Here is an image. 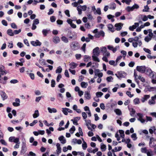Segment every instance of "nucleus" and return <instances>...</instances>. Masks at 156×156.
I'll return each mask as SVG.
<instances>
[{"mask_svg":"<svg viewBox=\"0 0 156 156\" xmlns=\"http://www.w3.org/2000/svg\"><path fill=\"white\" fill-rule=\"evenodd\" d=\"M101 51L103 54L107 52V49L105 47H101L100 48Z\"/></svg>","mask_w":156,"mask_h":156,"instance_id":"nucleus-45","label":"nucleus"},{"mask_svg":"<svg viewBox=\"0 0 156 156\" xmlns=\"http://www.w3.org/2000/svg\"><path fill=\"white\" fill-rule=\"evenodd\" d=\"M91 57L87 55H85L84 56V61L85 62H87L89 60H91Z\"/></svg>","mask_w":156,"mask_h":156,"instance_id":"nucleus-30","label":"nucleus"},{"mask_svg":"<svg viewBox=\"0 0 156 156\" xmlns=\"http://www.w3.org/2000/svg\"><path fill=\"white\" fill-rule=\"evenodd\" d=\"M61 39L64 43H67L69 42L68 39L65 36H62L61 37Z\"/></svg>","mask_w":156,"mask_h":156,"instance_id":"nucleus-21","label":"nucleus"},{"mask_svg":"<svg viewBox=\"0 0 156 156\" xmlns=\"http://www.w3.org/2000/svg\"><path fill=\"white\" fill-rule=\"evenodd\" d=\"M62 71V69L61 66H59L57 68L56 70L55 71L56 73H61Z\"/></svg>","mask_w":156,"mask_h":156,"instance_id":"nucleus-39","label":"nucleus"},{"mask_svg":"<svg viewBox=\"0 0 156 156\" xmlns=\"http://www.w3.org/2000/svg\"><path fill=\"white\" fill-rule=\"evenodd\" d=\"M31 44L34 46H40L41 44V43L38 40H37L35 41H31Z\"/></svg>","mask_w":156,"mask_h":156,"instance_id":"nucleus-10","label":"nucleus"},{"mask_svg":"<svg viewBox=\"0 0 156 156\" xmlns=\"http://www.w3.org/2000/svg\"><path fill=\"white\" fill-rule=\"evenodd\" d=\"M101 148L102 151H105L106 149V146L103 143L101 144Z\"/></svg>","mask_w":156,"mask_h":156,"instance_id":"nucleus-33","label":"nucleus"},{"mask_svg":"<svg viewBox=\"0 0 156 156\" xmlns=\"http://www.w3.org/2000/svg\"><path fill=\"white\" fill-rule=\"evenodd\" d=\"M137 115L139 117V118L138 119V120L140 119H141L143 118L144 117V115L143 114L140 113H137Z\"/></svg>","mask_w":156,"mask_h":156,"instance_id":"nucleus-52","label":"nucleus"},{"mask_svg":"<svg viewBox=\"0 0 156 156\" xmlns=\"http://www.w3.org/2000/svg\"><path fill=\"white\" fill-rule=\"evenodd\" d=\"M13 142L18 144H20V142L19 141V138H16L15 137Z\"/></svg>","mask_w":156,"mask_h":156,"instance_id":"nucleus-58","label":"nucleus"},{"mask_svg":"<svg viewBox=\"0 0 156 156\" xmlns=\"http://www.w3.org/2000/svg\"><path fill=\"white\" fill-rule=\"evenodd\" d=\"M108 27L109 30L112 32H114L115 30V29L113 27V26L111 24H109L108 25Z\"/></svg>","mask_w":156,"mask_h":156,"instance_id":"nucleus-28","label":"nucleus"},{"mask_svg":"<svg viewBox=\"0 0 156 156\" xmlns=\"http://www.w3.org/2000/svg\"><path fill=\"white\" fill-rule=\"evenodd\" d=\"M122 24L121 23H119L115 24V27H116V30H119L122 29Z\"/></svg>","mask_w":156,"mask_h":156,"instance_id":"nucleus-17","label":"nucleus"},{"mask_svg":"<svg viewBox=\"0 0 156 156\" xmlns=\"http://www.w3.org/2000/svg\"><path fill=\"white\" fill-rule=\"evenodd\" d=\"M57 150L56 151L57 154H59L61 152V148L60 147V144L58 143L56 144Z\"/></svg>","mask_w":156,"mask_h":156,"instance_id":"nucleus-16","label":"nucleus"},{"mask_svg":"<svg viewBox=\"0 0 156 156\" xmlns=\"http://www.w3.org/2000/svg\"><path fill=\"white\" fill-rule=\"evenodd\" d=\"M149 8L147 5L144 6V8L143 10V11L144 12H147L148 11Z\"/></svg>","mask_w":156,"mask_h":156,"instance_id":"nucleus-60","label":"nucleus"},{"mask_svg":"<svg viewBox=\"0 0 156 156\" xmlns=\"http://www.w3.org/2000/svg\"><path fill=\"white\" fill-rule=\"evenodd\" d=\"M82 115L83 119H84V120L86 119L87 117V114L85 112H83L82 113Z\"/></svg>","mask_w":156,"mask_h":156,"instance_id":"nucleus-56","label":"nucleus"},{"mask_svg":"<svg viewBox=\"0 0 156 156\" xmlns=\"http://www.w3.org/2000/svg\"><path fill=\"white\" fill-rule=\"evenodd\" d=\"M7 34L10 36H13L14 35L13 32L12 30L10 29H8L7 31Z\"/></svg>","mask_w":156,"mask_h":156,"instance_id":"nucleus-34","label":"nucleus"},{"mask_svg":"<svg viewBox=\"0 0 156 156\" xmlns=\"http://www.w3.org/2000/svg\"><path fill=\"white\" fill-rule=\"evenodd\" d=\"M145 72H146L147 74L149 76L152 78H153L154 76V73L152 71L150 68L147 67V68Z\"/></svg>","mask_w":156,"mask_h":156,"instance_id":"nucleus-8","label":"nucleus"},{"mask_svg":"<svg viewBox=\"0 0 156 156\" xmlns=\"http://www.w3.org/2000/svg\"><path fill=\"white\" fill-rule=\"evenodd\" d=\"M48 110L50 113H52V112L56 113L57 112V110L54 108H51L50 107H48Z\"/></svg>","mask_w":156,"mask_h":156,"instance_id":"nucleus-27","label":"nucleus"},{"mask_svg":"<svg viewBox=\"0 0 156 156\" xmlns=\"http://www.w3.org/2000/svg\"><path fill=\"white\" fill-rule=\"evenodd\" d=\"M150 97V95H145L142 98L141 101L143 103H144L149 99Z\"/></svg>","mask_w":156,"mask_h":156,"instance_id":"nucleus-19","label":"nucleus"},{"mask_svg":"<svg viewBox=\"0 0 156 156\" xmlns=\"http://www.w3.org/2000/svg\"><path fill=\"white\" fill-rule=\"evenodd\" d=\"M114 112L118 115H120L122 114L121 111L119 109H115Z\"/></svg>","mask_w":156,"mask_h":156,"instance_id":"nucleus-32","label":"nucleus"},{"mask_svg":"<svg viewBox=\"0 0 156 156\" xmlns=\"http://www.w3.org/2000/svg\"><path fill=\"white\" fill-rule=\"evenodd\" d=\"M94 13L95 14L97 13L98 15H101V12L100 9V8H97L95 11L94 12Z\"/></svg>","mask_w":156,"mask_h":156,"instance_id":"nucleus-44","label":"nucleus"},{"mask_svg":"<svg viewBox=\"0 0 156 156\" xmlns=\"http://www.w3.org/2000/svg\"><path fill=\"white\" fill-rule=\"evenodd\" d=\"M84 97L87 99H90L91 98V96L90 92L86 91L85 92Z\"/></svg>","mask_w":156,"mask_h":156,"instance_id":"nucleus-20","label":"nucleus"},{"mask_svg":"<svg viewBox=\"0 0 156 156\" xmlns=\"http://www.w3.org/2000/svg\"><path fill=\"white\" fill-rule=\"evenodd\" d=\"M96 94L97 97L100 98L103 95V93L101 92H98L96 93Z\"/></svg>","mask_w":156,"mask_h":156,"instance_id":"nucleus-47","label":"nucleus"},{"mask_svg":"<svg viewBox=\"0 0 156 156\" xmlns=\"http://www.w3.org/2000/svg\"><path fill=\"white\" fill-rule=\"evenodd\" d=\"M147 68V67H146L145 66H137L136 69L140 73H144L145 72Z\"/></svg>","mask_w":156,"mask_h":156,"instance_id":"nucleus-3","label":"nucleus"},{"mask_svg":"<svg viewBox=\"0 0 156 156\" xmlns=\"http://www.w3.org/2000/svg\"><path fill=\"white\" fill-rule=\"evenodd\" d=\"M134 76L135 78V81L136 82H139V81L138 80V77H139V75H138L136 72H134Z\"/></svg>","mask_w":156,"mask_h":156,"instance_id":"nucleus-43","label":"nucleus"},{"mask_svg":"<svg viewBox=\"0 0 156 156\" xmlns=\"http://www.w3.org/2000/svg\"><path fill=\"white\" fill-rule=\"evenodd\" d=\"M82 147L83 150H85L87 147V144L85 141H83L82 144Z\"/></svg>","mask_w":156,"mask_h":156,"instance_id":"nucleus-49","label":"nucleus"},{"mask_svg":"<svg viewBox=\"0 0 156 156\" xmlns=\"http://www.w3.org/2000/svg\"><path fill=\"white\" fill-rule=\"evenodd\" d=\"M0 73L2 75L5 74L7 73V72L5 70V67L3 66H0Z\"/></svg>","mask_w":156,"mask_h":156,"instance_id":"nucleus-13","label":"nucleus"},{"mask_svg":"<svg viewBox=\"0 0 156 156\" xmlns=\"http://www.w3.org/2000/svg\"><path fill=\"white\" fill-rule=\"evenodd\" d=\"M149 146L151 148L156 147V139H155L153 137L150 138Z\"/></svg>","mask_w":156,"mask_h":156,"instance_id":"nucleus-5","label":"nucleus"},{"mask_svg":"<svg viewBox=\"0 0 156 156\" xmlns=\"http://www.w3.org/2000/svg\"><path fill=\"white\" fill-rule=\"evenodd\" d=\"M87 8V6L86 5H83L81 6L80 5H79L77 7V10L78 12V14L79 15H81L82 13V10L83 11H85L86 10Z\"/></svg>","mask_w":156,"mask_h":156,"instance_id":"nucleus-4","label":"nucleus"},{"mask_svg":"<svg viewBox=\"0 0 156 156\" xmlns=\"http://www.w3.org/2000/svg\"><path fill=\"white\" fill-rule=\"evenodd\" d=\"M146 154L147 156H152L154 155L153 152L151 149L148 150Z\"/></svg>","mask_w":156,"mask_h":156,"instance_id":"nucleus-35","label":"nucleus"},{"mask_svg":"<svg viewBox=\"0 0 156 156\" xmlns=\"http://www.w3.org/2000/svg\"><path fill=\"white\" fill-rule=\"evenodd\" d=\"M152 38L148 36H147L145 37L144 40L147 42H148L151 40Z\"/></svg>","mask_w":156,"mask_h":156,"instance_id":"nucleus-57","label":"nucleus"},{"mask_svg":"<svg viewBox=\"0 0 156 156\" xmlns=\"http://www.w3.org/2000/svg\"><path fill=\"white\" fill-rule=\"evenodd\" d=\"M107 47L109 50L112 51L113 53H115L117 51V49L119 48V46H117L115 47L114 48L111 45H108Z\"/></svg>","mask_w":156,"mask_h":156,"instance_id":"nucleus-12","label":"nucleus"},{"mask_svg":"<svg viewBox=\"0 0 156 156\" xmlns=\"http://www.w3.org/2000/svg\"><path fill=\"white\" fill-rule=\"evenodd\" d=\"M113 78L111 76H108L107 77L106 80L108 82H109L112 81Z\"/></svg>","mask_w":156,"mask_h":156,"instance_id":"nucleus-51","label":"nucleus"},{"mask_svg":"<svg viewBox=\"0 0 156 156\" xmlns=\"http://www.w3.org/2000/svg\"><path fill=\"white\" fill-rule=\"evenodd\" d=\"M49 30L48 29H43L42 30V33L43 35L44 36H46L47 34L48 33Z\"/></svg>","mask_w":156,"mask_h":156,"instance_id":"nucleus-36","label":"nucleus"},{"mask_svg":"<svg viewBox=\"0 0 156 156\" xmlns=\"http://www.w3.org/2000/svg\"><path fill=\"white\" fill-rule=\"evenodd\" d=\"M72 142L75 144H80L82 143V141L80 139L77 140L76 139H73L72 140Z\"/></svg>","mask_w":156,"mask_h":156,"instance_id":"nucleus-24","label":"nucleus"},{"mask_svg":"<svg viewBox=\"0 0 156 156\" xmlns=\"http://www.w3.org/2000/svg\"><path fill=\"white\" fill-rule=\"evenodd\" d=\"M104 56H106L107 57H108L110 56V53L108 51H107L105 53L103 54Z\"/></svg>","mask_w":156,"mask_h":156,"instance_id":"nucleus-62","label":"nucleus"},{"mask_svg":"<svg viewBox=\"0 0 156 156\" xmlns=\"http://www.w3.org/2000/svg\"><path fill=\"white\" fill-rule=\"evenodd\" d=\"M121 53L123 55V58L124 59L126 55V52L125 51L122 50L121 51Z\"/></svg>","mask_w":156,"mask_h":156,"instance_id":"nucleus-61","label":"nucleus"},{"mask_svg":"<svg viewBox=\"0 0 156 156\" xmlns=\"http://www.w3.org/2000/svg\"><path fill=\"white\" fill-rule=\"evenodd\" d=\"M140 18L144 21H146L148 20L147 16L144 15H141Z\"/></svg>","mask_w":156,"mask_h":156,"instance_id":"nucleus-26","label":"nucleus"},{"mask_svg":"<svg viewBox=\"0 0 156 156\" xmlns=\"http://www.w3.org/2000/svg\"><path fill=\"white\" fill-rule=\"evenodd\" d=\"M77 65L76 63L72 62L69 64L70 68V69H73L75 68L77 66Z\"/></svg>","mask_w":156,"mask_h":156,"instance_id":"nucleus-25","label":"nucleus"},{"mask_svg":"<svg viewBox=\"0 0 156 156\" xmlns=\"http://www.w3.org/2000/svg\"><path fill=\"white\" fill-rule=\"evenodd\" d=\"M85 122H86V125L87 126H89L90 125H91V121L90 120H87L86 119H85L84 120Z\"/></svg>","mask_w":156,"mask_h":156,"instance_id":"nucleus-53","label":"nucleus"},{"mask_svg":"<svg viewBox=\"0 0 156 156\" xmlns=\"http://www.w3.org/2000/svg\"><path fill=\"white\" fill-rule=\"evenodd\" d=\"M93 54L92 55V58L93 60L95 62H99L100 61L98 57L100 53L99 48L96 47L93 50Z\"/></svg>","mask_w":156,"mask_h":156,"instance_id":"nucleus-1","label":"nucleus"},{"mask_svg":"<svg viewBox=\"0 0 156 156\" xmlns=\"http://www.w3.org/2000/svg\"><path fill=\"white\" fill-rule=\"evenodd\" d=\"M148 150L146 147L142 148L141 149V151L142 153H146Z\"/></svg>","mask_w":156,"mask_h":156,"instance_id":"nucleus-46","label":"nucleus"},{"mask_svg":"<svg viewBox=\"0 0 156 156\" xmlns=\"http://www.w3.org/2000/svg\"><path fill=\"white\" fill-rule=\"evenodd\" d=\"M119 132L120 134V137L122 138H124L125 137L124 131L122 130H119Z\"/></svg>","mask_w":156,"mask_h":156,"instance_id":"nucleus-42","label":"nucleus"},{"mask_svg":"<svg viewBox=\"0 0 156 156\" xmlns=\"http://www.w3.org/2000/svg\"><path fill=\"white\" fill-rule=\"evenodd\" d=\"M155 99L154 98V97H151V99L149 100L148 101V103L150 105H154L155 103Z\"/></svg>","mask_w":156,"mask_h":156,"instance_id":"nucleus-29","label":"nucleus"},{"mask_svg":"<svg viewBox=\"0 0 156 156\" xmlns=\"http://www.w3.org/2000/svg\"><path fill=\"white\" fill-rule=\"evenodd\" d=\"M18 82V81L16 79H13L10 80L11 83L15 84Z\"/></svg>","mask_w":156,"mask_h":156,"instance_id":"nucleus-63","label":"nucleus"},{"mask_svg":"<svg viewBox=\"0 0 156 156\" xmlns=\"http://www.w3.org/2000/svg\"><path fill=\"white\" fill-rule=\"evenodd\" d=\"M80 44L76 41L72 42L70 45L71 49L73 51H76L80 48Z\"/></svg>","mask_w":156,"mask_h":156,"instance_id":"nucleus-2","label":"nucleus"},{"mask_svg":"<svg viewBox=\"0 0 156 156\" xmlns=\"http://www.w3.org/2000/svg\"><path fill=\"white\" fill-rule=\"evenodd\" d=\"M62 112L64 113V114L66 115H67L68 114V108H62Z\"/></svg>","mask_w":156,"mask_h":156,"instance_id":"nucleus-38","label":"nucleus"},{"mask_svg":"<svg viewBox=\"0 0 156 156\" xmlns=\"http://www.w3.org/2000/svg\"><path fill=\"white\" fill-rule=\"evenodd\" d=\"M75 130V127L74 126H73L70 129L69 131L72 134L74 133Z\"/></svg>","mask_w":156,"mask_h":156,"instance_id":"nucleus-54","label":"nucleus"},{"mask_svg":"<svg viewBox=\"0 0 156 156\" xmlns=\"http://www.w3.org/2000/svg\"><path fill=\"white\" fill-rule=\"evenodd\" d=\"M133 102L135 105L139 104L140 103L139 99L138 98H136L133 100Z\"/></svg>","mask_w":156,"mask_h":156,"instance_id":"nucleus-41","label":"nucleus"},{"mask_svg":"<svg viewBox=\"0 0 156 156\" xmlns=\"http://www.w3.org/2000/svg\"><path fill=\"white\" fill-rule=\"evenodd\" d=\"M52 41L54 43L57 44L60 42V39L58 37L55 36L53 37Z\"/></svg>","mask_w":156,"mask_h":156,"instance_id":"nucleus-11","label":"nucleus"},{"mask_svg":"<svg viewBox=\"0 0 156 156\" xmlns=\"http://www.w3.org/2000/svg\"><path fill=\"white\" fill-rule=\"evenodd\" d=\"M0 95L2 98L3 100H5L8 98V96L3 91H1L0 92Z\"/></svg>","mask_w":156,"mask_h":156,"instance_id":"nucleus-15","label":"nucleus"},{"mask_svg":"<svg viewBox=\"0 0 156 156\" xmlns=\"http://www.w3.org/2000/svg\"><path fill=\"white\" fill-rule=\"evenodd\" d=\"M116 8V5L114 2H112L109 5V9L112 10H114Z\"/></svg>","mask_w":156,"mask_h":156,"instance_id":"nucleus-23","label":"nucleus"},{"mask_svg":"<svg viewBox=\"0 0 156 156\" xmlns=\"http://www.w3.org/2000/svg\"><path fill=\"white\" fill-rule=\"evenodd\" d=\"M138 78V79L140 80L142 82H145V78L140 75H139V76Z\"/></svg>","mask_w":156,"mask_h":156,"instance_id":"nucleus-55","label":"nucleus"},{"mask_svg":"<svg viewBox=\"0 0 156 156\" xmlns=\"http://www.w3.org/2000/svg\"><path fill=\"white\" fill-rule=\"evenodd\" d=\"M58 140L62 144H65L66 143V140L63 136H61L58 138Z\"/></svg>","mask_w":156,"mask_h":156,"instance_id":"nucleus-22","label":"nucleus"},{"mask_svg":"<svg viewBox=\"0 0 156 156\" xmlns=\"http://www.w3.org/2000/svg\"><path fill=\"white\" fill-rule=\"evenodd\" d=\"M139 26V23H134V25H133L132 26L129 27V29L131 31H133L134 29H135L137 27H138Z\"/></svg>","mask_w":156,"mask_h":156,"instance_id":"nucleus-18","label":"nucleus"},{"mask_svg":"<svg viewBox=\"0 0 156 156\" xmlns=\"http://www.w3.org/2000/svg\"><path fill=\"white\" fill-rule=\"evenodd\" d=\"M131 137L133 139V140H135L137 139V137L136 136V134L135 133H133L131 135Z\"/></svg>","mask_w":156,"mask_h":156,"instance_id":"nucleus-50","label":"nucleus"},{"mask_svg":"<svg viewBox=\"0 0 156 156\" xmlns=\"http://www.w3.org/2000/svg\"><path fill=\"white\" fill-rule=\"evenodd\" d=\"M51 87H55V81L54 80L52 79L51 80Z\"/></svg>","mask_w":156,"mask_h":156,"instance_id":"nucleus-59","label":"nucleus"},{"mask_svg":"<svg viewBox=\"0 0 156 156\" xmlns=\"http://www.w3.org/2000/svg\"><path fill=\"white\" fill-rule=\"evenodd\" d=\"M27 147L26 146V144L24 142H22L21 150L20 152L21 154H23L27 151Z\"/></svg>","mask_w":156,"mask_h":156,"instance_id":"nucleus-7","label":"nucleus"},{"mask_svg":"<svg viewBox=\"0 0 156 156\" xmlns=\"http://www.w3.org/2000/svg\"><path fill=\"white\" fill-rule=\"evenodd\" d=\"M117 77L119 79H121L122 78L125 77L126 75V73L124 72H119L118 74H115Z\"/></svg>","mask_w":156,"mask_h":156,"instance_id":"nucleus-9","label":"nucleus"},{"mask_svg":"<svg viewBox=\"0 0 156 156\" xmlns=\"http://www.w3.org/2000/svg\"><path fill=\"white\" fill-rule=\"evenodd\" d=\"M39 115V114L37 110L35 111L33 115V117L34 118H36Z\"/></svg>","mask_w":156,"mask_h":156,"instance_id":"nucleus-31","label":"nucleus"},{"mask_svg":"<svg viewBox=\"0 0 156 156\" xmlns=\"http://www.w3.org/2000/svg\"><path fill=\"white\" fill-rule=\"evenodd\" d=\"M15 102L12 103L13 105L15 107H17L20 105V101L19 99L16 98L15 99Z\"/></svg>","mask_w":156,"mask_h":156,"instance_id":"nucleus-14","label":"nucleus"},{"mask_svg":"<svg viewBox=\"0 0 156 156\" xmlns=\"http://www.w3.org/2000/svg\"><path fill=\"white\" fill-rule=\"evenodd\" d=\"M146 122L148 121L151 122L152 120V117L150 116H146Z\"/></svg>","mask_w":156,"mask_h":156,"instance_id":"nucleus-64","label":"nucleus"},{"mask_svg":"<svg viewBox=\"0 0 156 156\" xmlns=\"http://www.w3.org/2000/svg\"><path fill=\"white\" fill-rule=\"evenodd\" d=\"M86 45V44L84 43L81 47V49L84 52V53H85Z\"/></svg>","mask_w":156,"mask_h":156,"instance_id":"nucleus-48","label":"nucleus"},{"mask_svg":"<svg viewBox=\"0 0 156 156\" xmlns=\"http://www.w3.org/2000/svg\"><path fill=\"white\" fill-rule=\"evenodd\" d=\"M130 111V115L132 116H134V115L135 113V111L133 108H131V109H129Z\"/></svg>","mask_w":156,"mask_h":156,"instance_id":"nucleus-37","label":"nucleus"},{"mask_svg":"<svg viewBox=\"0 0 156 156\" xmlns=\"http://www.w3.org/2000/svg\"><path fill=\"white\" fill-rule=\"evenodd\" d=\"M139 6L137 4H135L132 6H128L126 8V10L128 12H129L133 11L135 9H138Z\"/></svg>","mask_w":156,"mask_h":156,"instance_id":"nucleus-6","label":"nucleus"},{"mask_svg":"<svg viewBox=\"0 0 156 156\" xmlns=\"http://www.w3.org/2000/svg\"><path fill=\"white\" fill-rule=\"evenodd\" d=\"M88 85L87 83H85L84 82H82L81 83V86L83 88H86Z\"/></svg>","mask_w":156,"mask_h":156,"instance_id":"nucleus-40","label":"nucleus"}]
</instances>
